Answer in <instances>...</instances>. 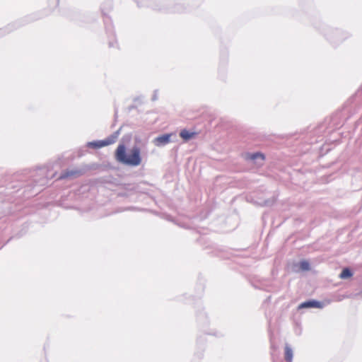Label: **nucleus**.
Returning a JSON list of instances; mask_svg holds the SVG:
<instances>
[{"instance_id":"9d476101","label":"nucleus","mask_w":362,"mask_h":362,"mask_svg":"<svg viewBox=\"0 0 362 362\" xmlns=\"http://www.w3.org/2000/svg\"><path fill=\"white\" fill-rule=\"evenodd\" d=\"M300 269L303 271H308L310 270V264L308 261L303 260L301 261L299 264Z\"/></svg>"},{"instance_id":"f03ea898","label":"nucleus","mask_w":362,"mask_h":362,"mask_svg":"<svg viewBox=\"0 0 362 362\" xmlns=\"http://www.w3.org/2000/svg\"><path fill=\"white\" fill-rule=\"evenodd\" d=\"M115 141L116 136H112L105 139V140L90 142L89 143V146L93 147L94 148H100L112 144L115 142Z\"/></svg>"},{"instance_id":"20e7f679","label":"nucleus","mask_w":362,"mask_h":362,"mask_svg":"<svg viewBox=\"0 0 362 362\" xmlns=\"http://www.w3.org/2000/svg\"><path fill=\"white\" fill-rule=\"evenodd\" d=\"M322 308V303L321 302H319L317 300H309V301L303 302L299 305V308Z\"/></svg>"},{"instance_id":"0eeeda50","label":"nucleus","mask_w":362,"mask_h":362,"mask_svg":"<svg viewBox=\"0 0 362 362\" xmlns=\"http://www.w3.org/2000/svg\"><path fill=\"white\" fill-rule=\"evenodd\" d=\"M353 276V273L349 268H344L341 274H339V278L341 279H346L351 278Z\"/></svg>"},{"instance_id":"39448f33","label":"nucleus","mask_w":362,"mask_h":362,"mask_svg":"<svg viewBox=\"0 0 362 362\" xmlns=\"http://www.w3.org/2000/svg\"><path fill=\"white\" fill-rule=\"evenodd\" d=\"M171 134H163L155 139L154 143L156 146L167 144L170 141Z\"/></svg>"},{"instance_id":"f257e3e1","label":"nucleus","mask_w":362,"mask_h":362,"mask_svg":"<svg viewBox=\"0 0 362 362\" xmlns=\"http://www.w3.org/2000/svg\"><path fill=\"white\" fill-rule=\"evenodd\" d=\"M115 157L119 163L129 166H138L141 163V151L137 146L127 151L124 144H119L115 152Z\"/></svg>"},{"instance_id":"7ed1b4c3","label":"nucleus","mask_w":362,"mask_h":362,"mask_svg":"<svg viewBox=\"0 0 362 362\" xmlns=\"http://www.w3.org/2000/svg\"><path fill=\"white\" fill-rule=\"evenodd\" d=\"M82 174L79 170H66L64 171L59 176V179L77 177Z\"/></svg>"},{"instance_id":"423d86ee","label":"nucleus","mask_w":362,"mask_h":362,"mask_svg":"<svg viewBox=\"0 0 362 362\" xmlns=\"http://www.w3.org/2000/svg\"><path fill=\"white\" fill-rule=\"evenodd\" d=\"M197 135V132H189L187 129H182L180 133V137L185 141L193 139Z\"/></svg>"},{"instance_id":"1a4fd4ad","label":"nucleus","mask_w":362,"mask_h":362,"mask_svg":"<svg viewBox=\"0 0 362 362\" xmlns=\"http://www.w3.org/2000/svg\"><path fill=\"white\" fill-rule=\"evenodd\" d=\"M247 158L250 160H255L257 158H260L262 160H264V156L263 154L262 153H252V154H248L247 156Z\"/></svg>"},{"instance_id":"6e6552de","label":"nucleus","mask_w":362,"mask_h":362,"mask_svg":"<svg viewBox=\"0 0 362 362\" xmlns=\"http://www.w3.org/2000/svg\"><path fill=\"white\" fill-rule=\"evenodd\" d=\"M285 359L287 362H291L293 359V351L288 345L285 347Z\"/></svg>"}]
</instances>
